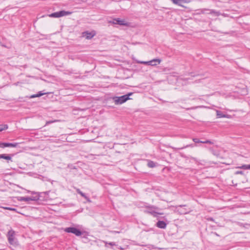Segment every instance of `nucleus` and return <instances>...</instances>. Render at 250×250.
<instances>
[{
    "label": "nucleus",
    "instance_id": "obj_1",
    "mask_svg": "<svg viewBox=\"0 0 250 250\" xmlns=\"http://www.w3.org/2000/svg\"><path fill=\"white\" fill-rule=\"evenodd\" d=\"M146 209L144 210V212L146 214H149L154 217L158 218L159 215H163L164 213L159 212L158 211L160 209L158 207L153 205H149L145 207Z\"/></svg>",
    "mask_w": 250,
    "mask_h": 250
},
{
    "label": "nucleus",
    "instance_id": "obj_2",
    "mask_svg": "<svg viewBox=\"0 0 250 250\" xmlns=\"http://www.w3.org/2000/svg\"><path fill=\"white\" fill-rule=\"evenodd\" d=\"M133 94V92H129L127 94L121 96H115L112 98L114 102L116 105L121 104L126 102L127 100L130 99L129 96Z\"/></svg>",
    "mask_w": 250,
    "mask_h": 250
},
{
    "label": "nucleus",
    "instance_id": "obj_3",
    "mask_svg": "<svg viewBox=\"0 0 250 250\" xmlns=\"http://www.w3.org/2000/svg\"><path fill=\"white\" fill-rule=\"evenodd\" d=\"M64 231L67 233H71L74 234L77 236L82 235L84 232L82 231L79 229L75 227H68L64 229Z\"/></svg>",
    "mask_w": 250,
    "mask_h": 250
},
{
    "label": "nucleus",
    "instance_id": "obj_4",
    "mask_svg": "<svg viewBox=\"0 0 250 250\" xmlns=\"http://www.w3.org/2000/svg\"><path fill=\"white\" fill-rule=\"evenodd\" d=\"M187 207L186 205H180L176 206V209L177 211L180 214H186L188 213L190 211V209L189 208H186Z\"/></svg>",
    "mask_w": 250,
    "mask_h": 250
},
{
    "label": "nucleus",
    "instance_id": "obj_5",
    "mask_svg": "<svg viewBox=\"0 0 250 250\" xmlns=\"http://www.w3.org/2000/svg\"><path fill=\"white\" fill-rule=\"evenodd\" d=\"M15 232L13 229H10L8 231L7 236L8 237V242L11 245L16 244L15 239Z\"/></svg>",
    "mask_w": 250,
    "mask_h": 250
},
{
    "label": "nucleus",
    "instance_id": "obj_6",
    "mask_svg": "<svg viewBox=\"0 0 250 250\" xmlns=\"http://www.w3.org/2000/svg\"><path fill=\"white\" fill-rule=\"evenodd\" d=\"M47 192H40V193H35L34 192H32V194H37L36 196H31V197H29V199H30V201H38V200H42V199H41V197H42V195H45L46 194Z\"/></svg>",
    "mask_w": 250,
    "mask_h": 250
},
{
    "label": "nucleus",
    "instance_id": "obj_7",
    "mask_svg": "<svg viewBox=\"0 0 250 250\" xmlns=\"http://www.w3.org/2000/svg\"><path fill=\"white\" fill-rule=\"evenodd\" d=\"M18 143H11L0 142V147L2 148L5 147H16L18 146Z\"/></svg>",
    "mask_w": 250,
    "mask_h": 250
},
{
    "label": "nucleus",
    "instance_id": "obj_8",
    "mask_svg": "<svg viewBox=\"0 0 250 250\" xmlns=\"http://www.w3.org/2000/svg\"><path fill=\"white\" fill-rule=\"evenodd\" d=\"M115 24H118L120 25H127L128 23L126 22L125 20H121L120 18L114 19L112 21H110Z\"/></svg>",
    "mask_w": 250,
    "mask_h": 250
},
{
    "label": "nucleus",
    "instance_id": "obj_9",
    "mask_svg": "<svg viewBox=\"0 0 250 250\" xmlns=\"http://www.w3.org/2000/svg\"><path fill=\"white\" fill-rule=\"evenodd\" d=\"M14 156V154H0V159H4L7 161L8 162L9 161L12 162V157Z\"/></svg>",
    "mask_w": 250,
    "mask_h": 250
},
{
    "label": "nucleus",
    "instance_id": "obj_10",
    "mask_svg": "<svg viewBox=\"0 0 250 250\" xmlns=\"http://www.w3.org/2000/svg\"><path fill=\"white\" fill-rule=\"evenodd\" d=\"M95 34L93 32H90L88 31H85L83 33V37H84L86 39L90 40L92 39L94 36Z\"/></svg>",
    "mask_w": 250,
    "mask_h": 250
},
{
    "label": "nucleus",
    "instance_id": "obj_11",
    "mask_svg": "<svg viewBox=\"0 0 250 250\" xmlns=\"http://www.w3.org/2000/svg\"><path fill=\"white\" fill-rule=\"evenodd\" d=\"M157 227L160 229H166L167 226V224L164 221L159 220L156 224Z\"/></svg>",
    "mask_w": 250,
    "mask_h": 250
},
{
    "label": "nucleus",
    "instance_id": "obj_12",
    "mask_svg": "<svg viewBox=\"0 0 250 250\" xmlns=\"http://www.w3.org/2000/svg\"><path fill=\"white\" fill-rule=\"evenodd\" d=\"M161 60L159 59H155L151 61H148L149 65L156 66L158 64L160 63Z\"/></svg>",
    "mask_w": 250,
    "mask_h": 250
},
{
    "label": "nucleus",
    "instance_id": "obj_13",
    "mask_svg": "<svg viewBox=\"0 0 250 250\" xmlns=\"http://www.w3.org/2000/svg\"><path fill=\"white\" fill-rule=\"evenodd\" d=\"M174 4L183 7L182 4L187 2L186 0H170Z\"/></svg>",
    "mask_w": 250,
    "mask_h": 250
},
{
    "label": "nucleus",
    "instance_id": "obj_14",
    "mask_svg": "<svg viewBox=\"0 0 250 250\" xmlns=\"http://www.w3.org/2000/svg\"><path fill=\"white\" fill-rule=\"evenodd\" d=\"M147 166L150 168H153L156 167L157 166V163L153 162V161L150 160H147Z\"/></svg>",
    "mask_w": 250,
    "mask_h": 250
},
{
    "label": "nucleus",
    "instance_id": "obj_15",
    "mask_svg": "<svg viewBox=\"0 0 250 250\" xmlns=\"http://www.w3.org/2000/svg\"><path fill=\"white\" fill-rule=\"evenodd\" d=\"M181 156L182 157H183L184 158H186V159L190 158V159L193 160V161H194L196 162V163H197L198 164H202V163L200 162H199L197 158H196L195 157H193L192 156L188 157L184 154L182 155Z\"/></svg>",
    "mask_w": 250,
    "mask_h": 250
},
{
    "label": "nucleus",
    "instance_id": "obj_16",
    "mask_svg": "<svg viewBox=\"0 0 250 250\" xmlns=\"http://www.w3.org/2000/svg\"><path fill=\"white\" fill-rule=\"evenodd\" d=\"M72 12L66 11L64 10H62L59 11L60 17L64 16L70 15L72 14Z\"/></svg>",
    "mask_w": 250,
    "mask_h": 250
},
{
    "label": "nucleus",
    "instance_id": "obj_17",
    "mask_svg": "<svg viewBox=\"0 0 250 250\" xmlns=\"http://www.w3.org/2000/svg\"><path fill=\"white\" fill-rule=\"evenodd\" d=\"M216 115L217 118H224L227 117V115L224 114L221 111L219 110L216 111Z\"/></svg>",
    "mask_w": 250,
    "mask_h": 250
},
{
    "label": "nucleus",
    "instance_id": "obj_18",
    "mask_svg": "<svg viewBox=\"0 0 250 250\" xmlns=\"http://www.w3.org/2000/svg\"><path fill=\"white\" fill-rule=\"evenodd\" d=\"M18 200L21 202H29L30 201L29 197H20Z\"/></svg>",
    "mask_w": 250,
    "mask_h": 250
},
{
    "label": "nucleus",
    "instance_id": "obj_19",
    "mask_svg": "<svg viewBox=\"0 0 250 250\" xmlns=\"http://www.w3.org/2000/svg\"><path fill=\"white\" fill-rule=\"evenodd\" d=\"M49 17L51 18H60V16L59 11L51 13V14L49 15Z\"/></svg>",
    "mask_w": 250,
    "mask_h": 250
},
{
    "label": "nucleus",
    "instance_id": "obj_20",
    "mask_svg": "<svg viewBox=\"0 0 250 250\" xmlns=\"http://www.w3.org/2000/svg\"><path fill=\"white\" fill-rule=\"evenodd\" d=\"M80 195H81L85 199L87 200L88 202H90L91 200H90V198L87 197L86 194L84 193H83L82 191L79 193Z\"/></svg>",
    "mask_w": 250,
    "mask_h": 250
},
{
    "label": "nucleus",
    "instance_id": "obj_21",
    "mask_svg": "<svg viewBox=\"0 0 250 250\" xmlns=\"http://www.w3.org/2000/svg\"><path fill=\"white\" fill-rule=\"evenodd\" d=\"M238 168L243 169H250V165H243Z\"/></svg>",
    "mask_w": 250,
    "mask_h": 250
},
{
    "label": "nucleus",
    "instance_id": "obj_22",
    "mask_svg": "<svg viewBox=\"0 0 250 250\" xmlns=\"http://www.w3.org/2000/svg\"><path fill=\"white\" fill-rule=\"evenodd\" d=\"M209 14H214L215 15V16H219L220 15V13L218 11H216L214 10H211L210 12H209Z\"/></svg>",
    "mask_w": 250,
    "mask_h": 250
},
{
    "label": "nucleus",
    "instance_id": "obj_23",
    "mask_svg": "<svg viewBox=\"0 0 250 250\" xmlns=\"http://www.w3.org/2000/svg\"><path fill=\"white\" fill-rule=\"evenodd\" d=\"M8 128L7 125H0V131L6 130Z\"/></svg>",
    "mask_w": 250,
    "mask_h": 250
},
{
    "label": "nucleus",
    "instance_id": "obj_24",
    "mask_svg": "<svg viewBox=\"0 0 250 250\" xmlns=\"http://www.w3.org/2000/svg\"><path fill=\"white\" fill-rule=\"evenodd\" d=\"M195 146H196V145L195 144H191L188 145L186 146H184L180 148V149H184V148H186L187 147H193Z\"/></svg>",
    "mask_w": 250,
    "mask_h": 250
},
{
    "label": "nucleus",
    "instance_id": "obj_25",
    "mask_svg": "<svg viewBox=\"0 0 250 250\" xmlns=\"http://www.w3.org/2000/svg\"><path fill=\"white\" fill-rule=\"evenodd\" d=\"M3 208H4L5 209L9 210L14 211L16 212H18L17 210V209L15 208H11V207H3Z\"/></svg>",
    "mask_w": 250,
    "mask_h": 250
},
{
    "label": "nucleus",
    "instance_id": "obj_26",
    "mask_svg": "<svg viewBox=\"0 0 250 250\" xmlns=\"http://www.w3.org/2000/svg\"><path fill=\"white\" fill-rule=\"evenodd\" d=\"M192 141L196 144V143H202V142H203V141H200L199 139H198V138H192Z\"/></svg>",
    "mask_w": 250,
    "mask_h": 250
},
{
    "label": "nucleus",
    "instance_id": "obj_27",
    "mask_svg": "<svg viewBox=\"0 0 250 250\" xmlns=\"http://www.w3.org/2000/svg\"><path fill=\"white\" fill-rule=\"evenodd\" d=\"M209 150L214 155L217 156L218 155V154L216 153L215 151L212 147H209Z\"/></svg>",
    "mask_w": 250,
    "mask_h": 250
},
{
    "label": "nucleus",
    "instance_id": "obj_28",
    "mask_svg": "<svg viewBox=\"0 0 250 250\" xmlns=\"http://www.w3.org/2000/svg\"><path fill=\"white\" fill-rule=\"evenodd\" d=\"M46 194H45V195H42V197H41V199H42V201H43V200H46V199L45 198H47V196L48 195V192H46Z\"/></svg>",
    "mask_w": 250,
    "mask_h": 250
},
{
    "label": "nucleus",
    "instance_id": "obj_29",
    "mask_svg": "<svg viewBox=\"0 0 250 250\" xmlns=\"http://www.w3.org/2000/svg\"><path fill=\"white\" fill-rule=\"evenodd\" d=\"M203 144H213V142H212L211 141L209 140H207L206 141H203V142H202Z\"/></svg>",
    "mask_w": 250,
    "mask_h": 250
},
{
    "label": "nucleus",
    "instance_id": "obj_30",
    "mask_svg": "<svg viewBox=\"0 0 250 250\" xmlns=\"http://www.w3.org/2000/svg\"><path fill=\"white\" fill-rule=\"evenodd\" d=\"M45 94H46V93H42V91H40L36 94V96H37V97H40Z\"/></svg>",
    "mask_w": 250,
    "mask_h": 250
},
{
    "label": "nucleus",
    "instance_id": "obj_31",
    "mask_svg": "<svg viewBox=\"0 0 250 250\" xmlns=\"http://www.w3.org/2000/svg\"><path fill=\"white\" fill-rule=\"evenodd\" d=\"M57 122V120H53V121H47L46 122V124H45V125H49L50 124H52L53 123H55V122Z\"/></svg>",
    "mask_w": 250,
    "mask_h": 250
},
{
    "label": "nucleus",
    "instance_id": "obj_32",
    "mask_svg": "<svg viewBox=\"0 0 250 250\" xmlns=\"http://www.w3.org/2000/svg\"><path fill=\"white\" fill-rule=\"evenodd\" d=\"M138 63H141V64H147V65H149L148 61H147V62L139 61V62H138Z\"/></svg>",
    "mask_w": 250,
    "mask_h": 250
},
{
    "label": "nucleus",
    "instance_id": "obj_33",
    "mask_svg": "<svg viewBox=\"0 0 250 250\" xmlns=\"http://www.w3.org/2000/svg\"><path fill=\"white\" fill-rule=\"evenodd\" d=\"M235 174H236V175H237V174L243 175L244 174V172L243 171H236L235 172Z\"/></svg>",
    "mask_w": 250,
    "mask_h": 250
},
{
    "label": "nucleus",
    "instance_id": "obj_34",
    "mask_svg": "<svg viewBox=\"0 0 250 250\" xmlns=\"http://www.w3.org/2000/svg\"><path fill=\"white\" fill-rule=\"evenodd\" d=\"M107 244H108V245H110V246H115V245H116L115 243H114V242L106 243V245H107Z\"/></svg>",
    "mask_w": 250,
    "mask_h": 250
},
{
    "label": "nucleus",
    "instance_id": "obj_35",
    "mask_svg": "<svg viewBox=\"0 0 250 250\" xmlns=\"http://www.w3.org/2000/svg\"><path fill=\"white\" fill-rule=\"evenodd\" d=\"M207 220L208 221H212V222L214 221V219L212 217H209V218H208Z\"/></svg>",
    "mask_w": 250,
    "mask_h": 250
},
{
    "label": "nucleus",
    "instance_id": "obj_36",
    "mask_svg": "<svg viewBox=\"0 0 250 250\" xmlns=\"http://www.w3.org/2000/svg\"><path fill=\"white\" fill-rule=\"evenodd\" d=\"M76 192L79 194V193L81 191L79 188H76Z\"/></svg>",
    "mask_w": 250,
    "mask_h": 250
},
{
    "label": "nucleus",
    "instance_id": "obj_37",
    "mask_svg": "<svg viewBox=\"0 0 250 250\" xmlns=\"http://www.w3.org/2000/svg\"><path fill=\"white\" fill-rule=\"evenodd\" d=\"M36 97H37V96H36V94H33L30 96L31 98H36Z\"/></svg>",
    "mask_w": 250,
    "mask_h": 250
},
{
    "label": "nucleus",
    "instance_id": "obj_38",
    "mask_svg": "<svg viewBox=\"0 0 250 250\" xmlns=\"http://www.w3.org/2000/svg\"><path fill=\"white\" fill-rule=\"evenodd\" d=\"M2 45V46H3V47H6V46H5V45H4V44H2V45Z\"/></svg>",
    "mask_w": 250,
    "mask_h": 250
},
{
    "label": "nucleus",
    "instance_id": "obj_39",
    "mask_svg": "<svg viewBox=\"0 0 250 250\" xmlns=\"http://www.w3.org/2000/svg\"><path fill=\"white\" fill-rule=\"evenodd\" d=\"M162 218H163V219H166V217H163Z\"/></svg>",
    "mask_w": 250,
    "mask_h": 250
}]
</instances>
